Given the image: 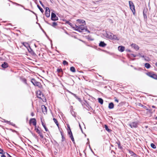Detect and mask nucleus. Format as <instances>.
<instances>
[{"instance_id":"1","label":"nucleus","mask_w":157,"mask_h":157,"mask_svg":"<svg viewBox=\"0 0 157 157\" xmlns=\"http://www.w3.org/2000/svg\"><path fill=\"white\" fill-rule=\"evenodd\" d=\"M31 82L35 86H37L39 88H40L42 86L41 83L38 82H37L34 78H32L31 80Z\"/></svg>"},{"instance_id":"2","label":"nucleus","mask_w":157,"mask_h":157,"mask_svg":"<svg viewBox=\"0 0 157 157\" xmlns=\"http://www.w3.org/2000/svg\"><path fill=\"white\" fill-rule=\"evenodd\" d=\"M148 76L154 79L157 80V75L153 72H148L146 73Z\"/></svg>"},{"instance_id":"3","label":"nucleus","mask_w":157,"mask_h":157,"mask_svg":"<svg viewBox=\"0 0 157 157\" xmlns=\"http://www.w3.org/2000/svg\"><path fill=\"white\" fill-rule=\"evenodd\" d=\"M129 4L130 9L132 11L133 14H135V10L134 4L132 1H129Z\"/></svg>"},{"instance_id":"4","label":"nucleus","mask_w":157,"mask_h":157,"mask_svg":"<svg viewBox=\"0 0 157 157\" xmlns=\"http://www.w3.org/2000/svg\"><path fill=\"white\" fill-rule=\"evenodd\" d=\"M139 123L138 122H133L129 124V126L132 128H136L138 127Z\"/></svg>"},{"instance_id":"5","label":"nucleus","mask_w":157,"mask_h":157,"mask_svg":"<svg viewBox=\"0 0 157 157\" xmlns=\"http://www.w3.org/2000/svg\"><path fill=\"white\" fill-rule=\"evenodd\" d=\"M51 20L52 21H56L58 20V17L53 12H51Z\"/></svg>"},{"instance_id":"6","label":"nucleus","mask_w":157,"mask_h":157,"mask_svg":"<svg viewBox=\"0 0 157 157\" xmlns=\"http://www.w3.org/2000/svg\"><path fill=\"white\" fill-rule=\"evenodd\" d=\"M32 123L33 125L35 126V127H36V121L35 118H31L29 121V124H31Z\"/></svg>"},{"instance_id":"7","label":"nucleus","mask_w":157,"mask_h":157,"mask_svg":"<svg viewBox=\"0 0 157 157\" xmlns=\"http://www.w3.org/2000/svg\"><path fill=\"white\" fill-rule=\"evenodd\" d=\"M27 50L33 56H36V55L33 50L30 47V46L28 48Z\"/></svg>"},{"instance_id":"8","label":"nucleus","mask_w":157,"mask_h":157,"mask_svg":"<svg viewBox=\"0 0 157 157\" xmlns=\"http://www.w3.org/2000/svg\"><path fill=\"white\" fill-rule=\"evenodd\" d=\"M68 134L69 135V136L71 140L73 142V143H75V140L74 138L73 137L72 133V132L71 130L70 131H67Z\"/></svg>"},{"instance_id":"9","label":"nucleus","mask_w":157,"mask_h":157,"mask_svg":"<svg viewBox=\"0 0 157 157\" xmlns=\"http://www.w3.org/2000/svg\"><path fill=\"white\" fill-rule=\"evenodd\" d=\"M50 11L49 8L48 7L45 8V15L47 17H49L50 16Z\"/></svg>"},{"instance_id":"10","label":"nucleus","mask_w":157,"mask_h":157,"mask_svg":"<svg viewBox=\"0 0 157 157\" xmlns=\"http://www.w3.org/2000/svg\"><path fill=\"white\" fill-rule=\"evenodd\" d=\"M35 130L36 131V132L39 135L41 138H44V136L42 133L38 128L35 127Z\"/></svg>"},{"instance_id":"11","label":"nucleus","mask_w":157,"mask_h":157,"mask_svg":"<svg viewBox=\"0 0 157 157\" xmlns=\"http://www.w3.org/2000/svg\"><path fill=\"white\" fill-rule=\"evenodd\" d=\"M36 94L37 97L39 98H40L41 99H42V98L41 96L42 95V97L44 96V94L42 93L41 91H40V90H39L37 92Z\"/></svg>"},{"instance_id":"12","label":"nucleus","mask_w":157,"mask_h":157,"mask_svg":"<svg viewBox=\"0 0 157 157\" xmlns=\"http://www.w3.org/2000/svg\"><path fill=\"white\" fill-rule=\"evenodd\" d=\"M41 108L43 113L44 114H47V107H46L44 105H42L41 106Z\"/></svg>"},{"instance_id":"13","label":"nucleus","mask_w":157,"mask_h":157,"mask_svg":"<svg viewBox=\"0 0 157 157\" xmlns=\"http://www.w3.org/2000/svg\"><path fill=\"white\" fill-rule=\"evenodd\" d=\"M131 46L132 48H133L136 51H137L139 49V47L138 46L135 44L132 43L131 44Z\"/></svg>"},{"instance_id":"14","label":"nucleus","mask_w":157,"mask_h":157,"mask_svg":"<svg viewBox=\"0 0 157 157\" xmlns=\"http://www.w3.org/2000/svg\"><path fill=\"white\" fill-rule=\"evenodd\" d=\"M106 44L103 41H100L99 44V46L101 47H104L106 46Z\"/></svg>"},{"instance_id":"15","label":"nucleus","mask_w":157,"mask_h":157,"mask_svg":"<svg viewBox=\"0 0 157 157\" xmlns=\"http://www.w3.org/2000/svg\"><path fill=\"white\" fill-rule=\"evenodd\" d=\"M118 48L120 52H122L124 51L125 47L123 46H118Z\"/></svg>"},{"instance_id":"16","label":"nucleus","mask_w":157,"mask_h":157,"mask_svg":"<svg viewBox=\"0 0 157 157\" xmlns=\"http://www.w3.org/2000/svg\"><path fill=\"white\" fill-rule=\"evenodd\" d=\"M9 66L8 63L6 62H4L1 65V67L2 68H6L8 67Z\"/></svg>"},{"instance_id":"17","label":"nucleus","mask_w":157,"mask_h":157,"mask_svg":"<svg viewBox=\"0 0 157 157\" xmlns=\"http://www.w3.org/2000/svg\"><path fill=\"white\" fill-rule=\"evenodd\" d=\"M74 28H73L74 30L78 31L79 32L81 33V31L80 29H79V26H77L76 24L74 25Z\"/></svg>"},{"instance_id":"18","label":"nucleus","mask_w":157,"mask_h":157,"mask_svg":"<svg viewBox=\"0 0 157 157\" xmlns=\"http://www.w3.org/2000/svg\"><path fill=\"white\" fill-rule=\"evenodd\" d=\"M10 2L13 4H15L17 6H21V7H23L25 10H28V9H26L23 6L17 3L16 2H13L12 1H10Z\"/></svg>"},{"instance_id":"19","label":"nucleus","mask_w":157,"mask_h":157,"mask_svg":"<svg viewBox=\"0 0 157 157\" xmlns=\"http://www.w3.org/2000/svg\"><path fill=\"white\" fill-rule=\"evenodd\" d=\"M114 107V105L113 102H111L109 103L108 105V108L110 109H113Z\"/></svg>"},{"instance_id":"20","label":"nucleus","mask_w":157,"mask_h":157,"mask_svg":"<svg viewBox=\"0 0 157 157\" xmlns=\"http://www.w3.org/2000/svg\"><path fill=\"white\" fill-rule=\"evenodd\" d=\"M77 21L79 23H82V24L84 25L86 24L85 21L83 20L78 19L77 20Z\"/></svg>"},{"instance_id":"21","label":"nucleus","mask_w":157,"mask_h":157,"mask_svg":"<svg viewBox=\"0 0 157 157\" xmlns=\"http://www.w3.org/2000/svg\"><path fill=\"white\" fill-rule=\"evenodd\" d=\"M116 144L118 145V147L119 149L121 150L122 149L123 147L121 146L120 142L119 140H118V142H116Z\"/></svg>"},{"instance_id":"22","label":"nucleus","mask_w":157,"mask_h":157,"mask_svg":"<svg viewBox=\"0 0 157 157\" xmlns=\"http://www.w3.org/2000/svg\"><path fill=\"white\" fill-rule=\"evenodd\" d=\"M60 133H61V136H62V140L61 141L62 142H64L65 141V138L64 137L63 132L62 131H60Z\"/></svg>"},{"instance_id":"23","label":"nucleus","mask_w":157,"mask_h":157,"mask_svg":"<svg viewBox=\"0 0 157 157\" xmlns=\"http://www.w3.org/2000/svg\"><path fill=\"white\" fill-rule=\"evenodd\" d=\"M84 26L83 25H79V29H80V30H81V32H84Z\"/></svg>"},{"instance_id":"24","label":"nucleus","mask_w":157,"mask_h":157,"mask_svg":"<svg viewBox=\"0 0 157 157\" xmlns=\"http://www.w3.org/2000/svg\"><path fill=\"white\" fill-rule=\"evenodd\" d=\"M147 9H144L143 11V14L144 18H147Z\"/></svg>"},{"instance_id":"25","label":"nucleus","mask_w":157,"mask_h":157,"mask_svg":"<svg viewBox=\"0 0 157 157\" xmlns=\"http://www.w3.org/2000/svg\"><path fill=\"white\" fill-rule=\"evenodd\" d=\"M22 44L27 49L30 46L29 44L26 42H23Z\"/></svg>"},{"instance_id":"26","label":"nucleus","mask_w":157,"mask_h":157,"mask_svg":"<svg viewBox=\"0 0 157 157\" xmlns=\"http://www.w3.org/2000/svg\"><path fill=\"white\" fill-rule=\"evenodd\" d=\"M57 71L58 73H60L62 75H63V70L61 68H57Z\"/></svg>"},{"instance_id":"27","label":"nucleus","mask_w":157,"mask_h":157,"mask_svg":"<svg viewBox=\"0 0 157 157\" xmlns=\"http://www.w3.org/2000/svg\"><path fill=\"white\" fill-rule=\"evenodd\" d=\"M104 127H105V129L106 131H107L108 132H110L111 131H112V130L111 129H109V128L108 126L107 125L105 124L104 125Z\"/></svg>"},{"instance_id":"28","label":"nucleus","mask_w":157,"mask_h":157,"mask_svg":"<svg viewBox=\"0 0 157 157\" xmlns=\"http://www.w3.org/2000/svg\"><path fill=\"white\" fill-rule=\"evenodd\" d=\"M144 66L147 69L151 67V66L150 65V64L148 63H145V64Z\"/></svg>"},{"instance_id":"29","label":"nucleus","mask_w":157,"mask_h":157,"mask_svg":"<svg viewBox=\"0 0 157 157\" xmlns=\"http://www.w3.org/2000/svg\"><path fill=\"white\" fill-rule=\"evenodd\" d=\"M98 102L100 103L102 105L103 103V100L101 98H98Z\"/></svg>"},{"instance_id":"30","label":"nucleus","mask_w":157,"mask_h":157,"mask_svg":"<svg viewBox=\"0 0 157 157\" xmlns=\"http://www.w3.org/2000/svg\"><path fill=\"white\" fill-rule=\"evenodd\" d=\"M70 70L72 72H75L76 71L75 67L73 66L70 67Z\"/></svg>"},{"instance_id":"31","label":"nucleus","mask_w":157,"mask_h":157,"mask_svg":"<svg viewBox=\"0 0 157 157\" xmlns=\"http://www.w3.org/2000/svg\"><path fill=\"white\" fill-rule=\"evenodd\" d=\"M41 122H42V125L43 126V127L44 128L45 131L46 132L48 131V129L46 127V125L42 121Z\"/></svg>"},{"instance_id":"32","label":"nucleus","mask_w":157,"mask_h":157,"mask_svg":"<svg viewBox=\"0 0 157 157\" xmlns=\"http://www.w3.org/2000/svg\"><path fill=\"white\" fill-rule=\"evenodd\" d=\"M67 144L66 141L61 142V146L62 147H65Z\"/></svg>"},{"instance_id":"33","label":"nucleus","mask_w":157,"mask_h":157,"mask_svg":"<svg viewBox=\"0 0 157 157\" xmlns=\"http://www.w3.org/2000/svg\"><path fill=\"white\" fill-rule=\"evenodd\" d=\"M112 40H119V39L117 37L116 35H113V36Z\"/></svg>"},{"instance_id":"34","label":"nucleus","mask_w":157,"mask_h":157,"mask_svg":"<svg viewBox=\"0 0 157 157\" xmlns=\"http://www.w3.org/2000/svg\"><path fill=\"white\" fill-rule=\"evenodd\" d=\"M37 6L42 13H43L44 12V10H43L40 7V6L39 5H37Z\"/></svg>"},{"instance_id":"35","label":"nucleus","mask_w":157,"mask_h":157,"mask_svg":"<svg viewBox=\"0 0 157 157\" xmlns=\"http://www.w3.org/2000/svg\"><path fill=\"white\" fill-rule=\"evenodd\" d=\"M129 153L132 155L134 156V157H136L137 155L133 151H130Z\"/></svg>"},{"instance_id":"36","label":"nucleus","mask_w":157,"mask_h":157,"mask_svg":"<svg viewBox=\"0 0 157 157\" xmlns=\"http://www.w3.org/2000/svg\"><path fill=\"white\" fill-rule=\"evenodd\" d=\"M33 136L35 137V138L37 140V141H38L39 139H38L37 136L35 134L33 133V132L31 134Z\"/></svg>"},{"instance_id":"37","label":"nucleus","mask_w":157,"mask_h":157,"mask_svg":"<svg viewBox=\"0 0 157 157\" xmlns=\"http://www.w3.org/2000/svg\"><path fill=\"white\" fill-rule=\"evenodd\" d=\"M84 27V31H85V32H87L88 33H90V31L88 29L87 26H85Z\"/></svg>"},{"instance_id":"38","label":"nucleus","mask_w":157,"mask_h":157,"mask_svg":"<svg viewBox=\"0 0 157 157\" xmlns=\"http://www.w3.org/2000/svg\"><path fill=\"white\" fill-rule=\"evenodd\" d=\"M138 105L139 106H141V107H142L144 109H145L147 107L146 106H145V105H143L142 104H141V103H139L138 104Z\"/></svg>"},{"instance_id":"39","label":"nucleus","mask_w":157,"mask_h":157,"mask_svg":"<svg viewBox=\"0 0 157 157\" xmlns=\"http://www.w3.org/2000/svg\"><path fill=\"white\" fill-rule=\"evenodd\" d=\"M151 147L153 148V149H155L156 148V146L153 143H151Z\"/></svg>"},{"instance_id":"40","label":"nucleus","mask_w":157,"mask_h":157,"mask_svg":"<svg viewBox=\"0 0 157 157\" xmlns=\"http://www.w3.org/2000/svg\"><path fill=\"white\" fill-rule=\"evenodd\" d=\"M3 120V121H2V122H5V123H7V124H9L10 123V121H7L5 119H2V118H1Z\"/></svg>"},{"instance_id":"41","label":"nucleus","mask_w":157,"mask_h":157,"mask_svg":"<svg viewBox=\"0 0 157 157\" xmlns=\"http://www.w3.org/2000/svg\"><path fill=\"white\" fill-rule=\"evenodd\" d=\"M63 63L64 65H67L68 63L65 60L63 61Z\"/></svg>"},{"instance_id":"42","label":"nucleus","mask_w":157,"mask_h":157,"mask_svg":"<svg viewBox=\"0 0 157 157\" xmlns=\"http://www.w3.org/2000/svg\"><path fill=\"white\" fill-rule=\"evenodd\" d=\"M71 114H72V115L75 117H76V115L75 114V113L74 111H71Z\"/></svg>"},{"instance_id":"43","label":"nucleus","mask_w":157,"mask_h":157,"mask_svg":"<svg viewBox=\"0 0 157 157\" xmlns=\"http://www.w3.org/2000/svg\"><path fill=\"white\" fill-rule=\"evenodd\" d=\"M5 152L1 148H0V154H5Z\"/></svg>"},{"instance_id":"44","label":"nucleus","mask_w":157,"mask_h":157,"mask_svg":"<svg viewBox=\"0 0 157 157\" xmlns=\"http://www.w3.org/2000/svg\"><path fill=\"white\" fill-rule=\"evenodd\" d=\"M57 25V23L56 22H53L52 25V26L53 27H55Z\"/></svg>"},{"instance_id":"45","label":"nucleus","mask_w":157,"mask_h":157,"mask_svg":"<svg viewBox=\"0 0 157 157\" xmlns=\"http://www.w3.org/2000/svg\"><path fill=\"white\" fill-rule=\"evenodd\" d=\"M9 124L10 125H11L15 127H17L16 126V125L14 124H13V123L12 122H10V123Z\"/></svg>"},{"instance_id":"46","label":"nucleus","mask_w":157,"mask_h":157,"mask_svg":"<svg viewBox=\"0 0 157 157\" xmlns=\"http://www.w3.org/2000/svg\"><path fill=\"white\" fill-rule=\"evenodd\" d=\"M22 81H23V82L25 84H27V82H26L27 80H26V79L25 78H24L22 79Z\"/></svg>"},{"instance_id":"47","label":"nucleus","mask_w":157,"mask_h":157,"mask_svg":"<svg viewBox=\"0 0 157 157\" xmlns=\"http://www.w3.org/2000/svg\"><path fill=\"white\" fill-rule=\"evenodd\" d=\"M75 98L76 99H78L79 101L81 102V98H80L78 97L77 96H76L75 97Z\"/></svg>"},{"instance_id":"48","label":"nucleus","mask_w":157,"mask_h":157,"mask_svg":"<svg viewBox=\"0 0 157 157\" xmlns=\"http://www.w3.org/2000/svg\"><path fill=\"white\" fill-rule=\"evenodd\" d=\"M69 25L72 28H75L74 27V25H73L71 23H70Z\"/></svg>"},{"instance_id":"49","label":"nucleus","mask_w":157,"mask_h":157,"mask_svg":"<svg viewBox=\"0 0 157 157\" xmlns=\"http://www.w3.org/2000/svg\"><path fill=\"white\" fill-rule=\"evenodd\" d=\"M139 55H134L133 54H131V56H133V57H135L137 56H138Z\"/></svg>"},{"instance_id":"50","label":"nucleus","mask_w":157,"mask_h":157,"mask_svg":"<svg viewBox=\"0 0 157 157\" xmlns=\"http://www.w3.org/2000/svg\"><path fill=\"white\" fill-rule=\"evenodd\" d=\"M53 120L54 121V122L56 124L58 122L56 118H53Z\"/></svg>"},{"instance_id":"51","label":"nucleus","mask_w":157,"mask_h":157,"mask_svg":"<svg viewBox=\"0 0 157 157\" xmlns=\"http://www.w3.org/2000/svg\"><path fill=\"white\" fill-rule=\"evenodd\" d=\"M40 29H41V30L42 31L43 33H44V34H45L46 36L47 37H48V36H47V34H46L45 32L44 31V29L42 28H41Z\"/></svg>"},{"instance_id":"52","label":"nucleus","mask_w":157,"mask_h":157,"mask_svg":"<svg viewBox=\"0 0 157 157\" xmlns=\"http://www.w3.org/2000/svg\"><path fill=\"white\" fill-rule=\"evenodd\" d=\"M39 2L40 3V5H41V6L43 7V8H44V4H43V3H42V2L40 1H39Z\"/></svg>"},{"instance_id":"53","label":"nucleus","mask_w":157,"mask_h":157,"mask_svg":"<svg viewBox=\"0 0 157 157\" xmlns=\"http://www.w3.org/2000/svg\"><path fill=\"white\" fill-rule=\"evenodd\" d=\"M79 128H80V129H81V131L82 132V133H83V130H82V127H81V125H80V124L79 123Z\"/></svg>"},{"instance_id":"54","label":"nucleus","mask_w":157,"mask_h":157,"mask_svg":"<svg viewBox=\"0 0 157 157\" xmlns=\"http://www.w3.org/2000/svg\"><path fill=\"white\" fill-rule=\"evenodd\" d=\"M29 10L31 12H32L34 14H35L36 16L37 15V14L35 13L33 11H32V10H29V9H28V10Z\"/></svg>"},{"instance_id":"55","label":"nucleus","mask_w":157,"mask_h":157,"mask_svg":"<svg viewBox=\"0 0 157 157\" xmlns=\"http://www.w3.org/2000/svg\"><path fill=\"white\" fill-rule=\"evenodd\" d=\"M146 110L148 111L149 113H152V109H146Z\"/></svg>"},{"instance_id":"56","label":"nucleus","mask_w":157,"mask_h":157,"mask_svg":"<svg viewBox=\"0 0 157 157\" xmlns=\"http://www.w3.org/2000/svg\"><path fill=\"white\" fill-rule=\"evenodd\" d=\"M12 132H16L17 135H19L18 132L15 130L13 129Z\"/></svg>"},{"instance_id":"57","label":"nucleus","mask_w":157,"mask_h":157,"mask_svg":"<svg viewBox=\"0 0 157 157\" xmlns=\"http://www.w3.org/2000/svg\"><path fill=\"white\" fill-rule=\"evenodd\" d=\"M114 101L115 102H119V100L117 99V98L116 97L114 98Z\"/></svg>"},{"instance_id":"58","label":"nucleus","mask_w":157,"mask_h":157,"mask_svg":"<svg viewBox=\"0 0 157 157\" xmlns=\"http://www.w3.org/2000/svg\"><path fill=\"white\" fill-rule=\"evenodd\" d=\"M112 37H113V36H112V35H109V36L108 37V38L111 39V40H112Z\"/></svg>"},{"instance_id":"59","label":"nucleus","mask_w":157,"mask_h":157,"mask_svg":"<svg viewBox=\"0 0 157 157\" xmlns=\"http://www.w3.org/2000/svg\"><path fill=\"white\" fill-rule=\"evenodd\" d=\"M88 40H91V41H93L94 40V39L93 38H91L90 37H89L88 38Z\"/></svg>"},{"instance_id":"60","label":"nucleus","mask_w":157,"mask_h":157,"mask_svg":"<svg viewBox=\"0 0 157 157\" xmlns=\"http://www.w3.org/2000/svg\"><path fill=\"white\" fill-rule=\"evenodd\" d=\"M67 131H70L71 130L70 127L69 125H68L67 126Z\"/></svg>"},{"instance_id":"61","label":"nucleus","mask_w":157,"mask_h":157,"mask_svg":"<svg viewBox=\"0 0 157 157\" xmlns=\"http://www.w3.org/2000/svg\"><path fill=\"white\" fill-rule=\"evenodd\" d=\"M89 148L90 149V150H91V152L94 154V152L93 151L92 149V148H91L90 145H89Z\"/></svg>"},{"instance_id":"62","label":"nucleus","mask_w":157,"mask_h":157,"mask_svg":"<svg viewBox=\"0 0 157 157\" xmlns=\"http://www.w3.org/2000/svg\"><path fill=\"white\" fill-rule=\"evenodd\" d=\"M44 139L45 140L46 142L48 143L49 142V140H48L46 138H44Z\"/></svg>"},{"instance_id":"63","label":"nucleus","mask_w":157,"mask_h":157,"mask_svg":"<svg viewBox=\"0 0 157 157\" xmlns=\"http://www.w3.org/2000/svg\"><path fill=\"white\" fill-rule=\"evenodd\" d=\"M6 154L7 155L8 157H12L9 154H8V153L6 152Z\"/></svg>"},{"instance_id":"64","label":"nucleus","mask_w":157,"mask_h":157,"mask_svg":"<svg viewBox=\"0 0 157 157\" xmlns=\"http://www.w3.org/2000/svg\"><path fill=\"white\" fill-rule=\"evenodd\" d=\"M66 23L68 24V25H69V24L70 23V22L68 21H66L65 22Z\"/></svg>"}]
</instances>
